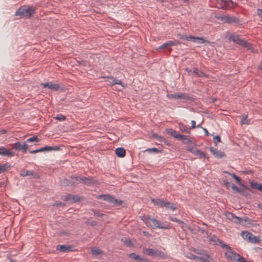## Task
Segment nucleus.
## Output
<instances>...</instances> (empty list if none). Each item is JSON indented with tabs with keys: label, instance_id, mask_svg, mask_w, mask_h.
I'll use <instances>...</instances> for the list:
<instances>
[{
	"label": "nucleus",
	"instance_id": "1",
	"mask_svg": "<svg viewBox=\"0 0 262 262\" xmlns=\"http://www.w3.org/2000/svg\"><path fill=\"white\" fill-rule=\"evenodd\" d=\"M35 13L36 9L35 8L23 6L16 10L15 15L21 18H30Z\"/></svg>",
	"mask_w": 262,
	"mask_h": 262
},
{
	"label": "nucleus",
	"instance_id": "2",
	"mask_svg": "<svg viewBox=\"0 0 262 262\" xmlns=\"http://www.w3.org/2000/svg\"><path fill=\"white\" fill-rule=\"evenodd\" d=\"M228 40L232 41L234 43L237 44L242 47H245L250 50L251 48V44L248 42L246 40H244L239 35H235L232 34L228 37Z\"/></svg>",
	"mask_w": 262,
	"mask_h": 262
},
{
	"label": "nucleus",
	"instance_id": "3",
	"mask_svg": "<svg viewBox=\"0 0 262 262\" xmlns=\"http://www.w3.org/2000/svg\"><path fill=\"white\" fill-rule=\"evenodd\" d=\"M96 198L98 199H102L116 206H120L123 202L122 200L116 199L113 195L109 194L98 195L96 196Z\"/></svg>",
	"mask_w": 262,
	"mask_h": 262
},
{
	"label": "nucleus",
	"instance_id": "4",
	"mask_svg": "<svg viewBox=\"0 0 262 262\" xmlns=\"http://www.w3.org/2000/svg\"><path fill=\"white\" fill-rule=\"evenodd\" d=\"M215 18L222 21L224 23L229 24H234L236 25L239 24L241 23L240 20L235 16H231L229 15H216Z\"/></svg>",
	"mask_w": 262,
	"mask_h": 262
},
{
	"label": "nucleus",
	"instance_id": "5",
	"mask_svg": "<svg viewBox=\"0 0 262 262\" xmlns=\"http://www.w3.org/2000/svg\"><path fill=\"white\" fill-rule=\"evenodd\" d=\"M143 252L150 256L159 257L162 258H165L164 253L158 249L143 248Z\"/></svg>",
	"mask_w": 262,
	"mask_h": 262
},
{
	"label": "nucleus",
	"instance_id": "6",
	"mask_svg": "<svg viewBox=\"0 0 262 262\" xmlns=\"http://www.w3.org/2000/svg\"><path fill=\"white\" fill-rule=\"evenodd\" d=\"M12 147L17 151L25 153L28 149V145L26 142H17L12 144Z\"/></svg>",
	"mask_w": 262,
	"mask_h": 262
},
{
	"label": "nucleus",
	"instance_id": "7",
	"mask_svg": "<svg viewBox=\"0 0 262 262\" xmlns=\"http://www.w3.org/2000/svg\"><path fill=\"white\" fill-rule=\"evenodd\" d=\"M185 39L199 44L204 43L206 42L205 38L204 37H195L192 35H185Z\"/></svg>",
	"mask_w": 262,
	"mask_h": 262
},
{
	"label": "nucleus",
	"instance_id": "8",
	"mask_svg": "<svg viewBox=\"0 0 262 262\" xmlns=\"http://www.w3.org/2000/svg\"><path fill=\"white\" fill-rule=\"evenodd\" d=\"M209 150L215 158L221 159L226 157L225 152L219 150L217 148H215L213 147L210 146L209 147Z\"/></svg>",
	"mask_w": 262,
	"mask_h": 262
},
{
	"label": "nucleus",
	"instance_id": "9",
	"mask_svg": "<svg viewBox=\"0 0 262 262\" xmlns=\"http://www.w3.org/2000/svg\"><path fill=\"white\" fill-rule=\"evenodd\" d=\"M15 155V152L4 146H0V156L5 157H12Z\"/></svg>",
	"mask_w": 262,
	"mask_h": 262
},
{
	"label": "nucleus",
	"instance_id": "10",
	"mask_svg": "<svg viewBox=\"0 0 262 262\" xmlns=\"http://www.w3.org/2000/svg\"><path fill=\"white\" fill-rule=\"evenodd\" d=\"M152 222L153 223V225L151 226V228L153 229H170L171 228L170 226L166 225H163L161 223L156 220V219H152Z\"/></svg>",
	"mask_w": 262,
	"mask_h": 262
},
{
	"label": "nucleus",
	"instance_id": "11",
	"mask_svg": "<svg viewBox=\"0 0 262 262\" xmlns=\"http://www.w3.org/2000/svg\"><path fill=\"white\" fill-rule=\"evenodd\" d=\"M20 175L21 177H29L31 178L38 179L39 176L33 171H30L28 170L23 169L20 171Z\"/></svg>",
	"mask_w": 262,
	"mask_h": 262
},
{
	"label": "nucleus",
	"instance_id": "12",
	"mask_svg": "<svg viewBox=\"0 0 262 262\" xmlns=\"http://www.w3.org/2000/svg\"><path fill=\"white\" fill-rule=\"evenodd\" d=\"M57 250L60 252L67 253L73 251V247L71 245H58L56 246Z\"/></svg>",
	"mask_w": 262,
	"mask_h": 262
},
{
	"label": "nucleus",
	"instance_id": "13",
	"mask_svg": "<svg viewBox=\"0 0 262 262\" xmlns=\"http://www.w3.org/2000/svg\"><path fill=\"white\" fill-rule=\"evenodd\" d=\"M224 172H225L226 173H228L229 175L231 176L232 178L233 179H234L236 181V182L238 183V184L241 186H242L244 189H246V190H249V191H251L250 188L248 186L243 184L241 182V179L239 177L237 176L235 174L231 173H230V172H229L228 171H225Z\"/></svg>",
	"mask_w": 262,
	"mask_h": 262
},
{
	"label": "nucleus",
	"instance_id": "14",
	"mask_svg": "<svg viewBox=\"0 0 262 262\" xmlns=\"http://www.w3.org/2000/svg\"><path fill=\"white\" fill-rule=\"evenodd\" d=\"M41 85L44 88H47L49 89L52 90L53 91H58L60 88V86L58 84L53 83L51 82L42 83Z\"/></svg>",
	"mask_w": 262,
	"mask_h": 262
},
{
	"label": "nucleus",
	"instance_id": "15",
	"mask_svg": "<svg viewBox=\"0 0 262 262\" xmlns=\"http://www.w3.org/2000/svg\"><path fill=\"white\" fill-rule=\"evenodd\" d=\"M82 183L88 186H92L97 183L96 179L92 177H82Z\"/></svg>",
	"mask_w": 262,
	"mask_h": 262
},
{
	"label": "nucleus",
	"instance_id": "16",
	"mask_svg": "<svg viewBox=\"0 0 262 262\" xmlns=\"http://www.w3.org/2000/svg\"><path fill=\"white\" fill-rule=\"evenodd\" d=\"M166 133L174 137V138L180 140V138L183 137V135L179 134L176 130L172 128L166 129Z\"/></svg>",
	"mask_w": 262,
	"mask_h": 262
},
{
	"label": "nucleus",
	"instance_id": "17",
	"mask_svg": "<svg viewBox=\"0 0 262 262\" xmlns=\"http://www.w3.org/2000/svg\"><path fill=\"white\" fill-rule=\"evenodd\" d=\"M59 185L61 186H72L75 183V182L72 181L69 179L63 178L59 181Z\"/></svg>",
	"mask_w": 262,
	"mask_h": 262
},
{
	"label": "nucleus",
	"instance_id": "18",
	"mask_svg": "<svg viewBox=\"0 0 262 262\" xmlns=\"http://www.w3.org/2000/svg\"><path fill=\"white\" fill-rule=\"evenodd\" d=\"M177 43L176 41L172 40H169L166 42H165L159 46L158 50H162L168 47L177 45Z\"/></svg>",
	"mask_w": 262,
	"mask_h": 262
},
{
	"label": "nucleus",
	"instance_id": "19",
	"mask_svg": "<svg viewBox=\"0 0 262 262\" xmlns=\"http://www.w3.org/2000/svg\"><path fill=\"white\" fill-rule=\"evenodd\" d=\"M151 201L154 204V205L158 206L160 207H164L166 202V201H164L163 199L159 198L152 199Z\"/></svg>",
	"mask_w": 262,
	"mask_h": 262
},
{
	"label": "nucleus",
	"instance_id": "20",
	"mask_svg": "<svg viewBox=\"0 0 262 262\" xmlns=\"http://www.w3.org/2000/svg\"><path fill=\"white\" fill-rule=\"evenodd\" d=\"M115 154L119 158H123L126 154L125 149L123 147H118L115 149Z\"/></svg>",
	"mask_w": 262,
	"mask_h": 262
},
{
	"label": "nucleus",
	"instance_id": "21",
	"mask_svg": "<svg viewBox=\"0 0 262 262\" xmlns=\"http://www.w3.org/2000/svg\"><path fill=\"white\" fill-rule=\"evenodd\" d=\"M237 254L238 253H236L233 251H232L231 250H228V252H226L225 253V255L227 258L230 259L231 260H235L236 259V256H237Z\"/></svg>",
	"mask_w": 262,
	"mask_h": 262
},
{
	"label": "nucleus",
	"instance_id": "22",
	"mask_svg": "<svg viewBox=\"0 0 262 262\" xmlns=\"http://www.w3.org/2000/svg\"><path fill=\"white\" fill-rule=\"evenodd\" d=\"M179 127L180 129L183 133L189 134L190 132L191 128L183 123H179Z\"/></svg>",
	"mask_w": 262,
	"mask_h": 262
},
{
	"label": "nucleus",
	"instance_id": "23",
	"mask_svg": "<svg viewBox=\"0 0 262 262\" xmlns=\"http://www.w3.org/2000/svg\"><path fill=\"white\" fill-rule=\"evenodd\" d=\"M250 185L252 189H257L262 192V183H257L251 181L250 182Z\"/></svg>",
	"mask_w": 262,
	"mask_h": 262
},
{
	"label": "nucleus",
	"instance_id": "24",
	"mask_svg": "<svg viewBox=\"0 0 262 262\" xmlns=\"http://www.w3.org/2000/svg\"><path fill=\"white\" fill-rule=\"evenodd\" d=\"M241 235L244 239L247 240L248 242H250V240L251 239V237L252 235V233L248 231H242Z\"/></svg>",
	"mask_w": 262,
	"mask_h": 262
},
{
	"label": "nucleus",
	"instance_id": "25",
	"mask_svg": "<svg viewBox=\"0 0 262 262\" xmlns=\"http://www.w3.org/2000/svg\"><path fill=\"white\" fill-rule=\"evenodd\" d=\"M42 148L43 151L59 150L60 149V147H59L58 146H46L42 147Z\"/></svg>",
	"mask_w": 262,
	"mask_h": 262
},
{
	"label": "nucleus",
	"instance_id": "26",
	"mask_svg": "<svg viewBox=\"0 0 262 262\" xmlns=\"http://www.w3.org/2000/svg\"><path fill=\"white\" fill-rule=\"evenodd\" d=\"M10 165L8 163L0 164V173H3L10 168Z\"/></svg>",
	"mask_w": 262,
	"mask_h": 262
},
{
	"label": "nucleus",
	"instance_id": "27",
	"mask_svg": "<svg viewBox=\"0 0 262 262\" xmlns=\"http://www.w3.org/2000/svg\"><path fill=\"white\" fill-rule=\"evenodd\" d=\"M104 78L105 79V81L107 82V84L110 85H115L114 82L115 81V78H114V77L107 76L105 77Z\"/></svg>",
	"mask_w": 262,
	"mask_h": 262
},
{
	"label": "nucleus",
	"instance_id": "28",
	"mask_svg": "<svg viewBox=\"0 0 262 262\" xmlns=\"http://www.w3.org/2000/svg\"><path fill=\"white\" fill-rule=\"evenodd\" d=\"M228 5L227 6H219V8L223 10H227L232 8L234 5H236L232 0H228Z\"/></svg>",
	"mask_w": 262,
	"mask_h": 262
},
{
	"label": "nucleus",
	"instance_id": "29",
	"mask_svg": "<svg viewBox=\"0 0 262 262\" xmlns=\"http://www.w3.org/2000/svg\"><path fill=\"white\" fill-rule=\"evenodd\" d=\"M164 207H165L166 209H170L171 210H174L177 208L174 204H172L170 203V202L168 201H166Z\"/></svg>",
	"mask_w": 262,
	"mask_h": 262
},
{
	"label": "nucleus",
	"instance_id": "30",
	"mask_svg": "<svg viewBox=\"0 0 262 262\" xmlns=\"http://www.w3.org/2000/svg\"><path fill=\"white\" fill-rule=\"evenodd\" d=\"M178 99L190 100V97L188 96L187 94L181 93L177 94V99Z\"/></svg>",
	"mask_w": 262,
	"mask_h": 262
},
{
	"label": "nucleus",
	"instance_id": "31",
	"mask_svg": "<svg viewBox=\"0 0 262 262\" xmlns=\"http://www.w3.org/2000/svg\"><path fill=\"white\" fill-rule=\"evenodd\" d=\"M224 215L227 219L231 222H233V221L234 220V216H235V214L229 211H226L224 213Z\"/></svg>",
	"mask_w": 262,
	"mask_h": 262
},
{
	"label": "nucleus",
	"instance_id": "32",
	"mask_svg": "<svg viewBox=\"0 0 262 262\" xmlns=\"http://www.w3.org/2000/svg\"><path fill=\"white\" fill-rule=\"evenodd\" d=\"M152 136L153 138L156 139L157 140L160 141V142H162L164 143H166L167 142V140L165 138H163V137L160 136V135H158L156 133H154L152 135Z\"/></svg>",
	"mask_w": 262,
	"mask_h": 262
},
{
	"label": "nucleus",
	"instance_id": "33",
	"mask_svg": "<svg viewBox=\"0 0 262 262\" xmlns=\"http://www.w3.org/2000/svg\"><path fill=\"white\" fill-rule=\"evenodd\" d=\"M246 221L247 220L246 219L243 220V218L235 215L234 216V220L232 222H234L236 224H243L244 223H245Z\"/></svg>",
	"mask_w": 262,
	"mask_h": 262
},
{
	"label": "nucleus",
	"instance_id": "34",
	"mask_svg": "<svg viewBox=\"0 0 262 262\" xmlns=\"http://www.w3.org/2000/svg\"><path fill=\"white\" fill-rule=\"evenodd\" d=\"M194 155L199 156L200 158H206V155L205 152L199 149H195Z\"/></svg>",
	"mask_w": 262,
	"mask_h": 262
},
{
	"label": "nucleus",
	"instance_id": "35",
	"mask_svg": "<svg viewBox=\"0 0 262 262\" xmlns=\"http://www.w3.org/2000/svg\"><path fill=\"white\" fill-rule=\"evenodd\" d=\"M70 178L72 179V181L76 182H81L82 183V177L78 176L76 175H72L70 177Z\"/></svg>",
	"mask_w": 262,
	"mask_h": 262
},
{
	"label": "nucleus",
	"instance_id": "36",
	"mask_svg": "<svg viewBox=\"0 0 262 262\" xmlns=\"http://www.w3.org/2000/svg\"><path fill=\"white\" fill-rule=\"evenodd\" d=\"M251 239L250 240V243L253 244H258L260 243V239L258 236H254L252 234V236L251 237Z\"/></svg>",
	"mask_w": 262,
	"mask_h": 262
},
{
	"label": "nucleus",
	"instance_id": "37",
	"mask_svg": "<svg viewBox=\"0 0 262 262\" xmlns=\"http://www.w3.org/2000/svg\"><path fill=\"white\" fill-rule=\"evenodd\" d=\"M179 140L182 141L185 144L192 143V142L190 140L187 136L183 135V137L180 138Z\"/></svg>",
	"mask_w": 262,
	"mask_h": 262
},
{
	"label": "nucleus",
	"instance_id": "38",
	"mask_svg": "<svg viewBox=\"0 0 262 262\" xmlns=\"http://www.w3.org/2000/svg\"><path fill=\"white\" fill-rule=\"evenodd\" d=\"M145 151L148 152L149 153H159L161 152V150L159 149L156 147H152L146 149V150H145Z\"/></svg>",
	"mask_w": 262,
	"mask_h": 262
},
{
	"label": "nucleus",
	"instance_id": "39",
	"mask_svg": "<svg viewBox=\"0 0 262 262\" xmlns=\"http://www.w3.org/2000/svg\"><path fill=\"white\" fill-rule=\"evenodd\" d=\"M240 123L241 124H249L250 120L247 119L248 116L246 115H243Z\"/></svg>",
	"mask_w": 262,
	"mask_h": 262
},
{
	"label": "nucleus",
	"instance_id": "40",
	"mask_svg": "<svg viewBox=\"0 0 262 262\" xmlns=\"http://www.w3.org/2000/svg\"><path fill=\"white\" fill-rule=\"evenodd\" d=\"M91 253L93 255H97L102 253V251L98 248H92L91 249Z\"/></svg>",
	"mask_w": 262,
	"mask_h": 262
},
{
	"label": "nucleus",
	"instance_id": "41",
	"mask_svg": "<svg viewBox=\"0 0 262 262\" xmlns=\"http://www.w3.org/2000/svg\"><path fill=\"white\" fill-rule=\"evenodd\" d=\"M40 141V139L38 138L37 136H33L30 138H28L27 140V142H38Z\"/></svg>",
	"mask_w": 262,
	"mask_h": 262
},
{
	"label": "nucleus",
	"instance_id": "42",
	"mask_svg": "<svg viewBox=\"0 0 262 262\" xmlns=\"http://www.w3.org/2000/svg\"><path fill=\"white\" fill-rule=\"evenodd\" d=\"M219 6H227L228 5V0H216Z\"/></svg>",
	"mask_w": 262,
	"mask_h": 262
},
{
	"label": "nucleus",
	"instance_id": "43",
	"mask_svg": "<svg viewBox=\"0 0 262 262\" xmlns=\"http://www.w3.org/2000/svg\"><path fill=\"white\" fill-rule=\"evenodd\" d=\"M55 119L59 121H62L66 119V117L64 115L59 114L56 115V116L55 117Z\"/></svg>",
	"mask_w": 262,
	"mask_h": 262
},
{
	"label": "nucleus",
	"instance_id": "44",
	"mask_svg": "<svg viewBox=\"0 0 262 262\" xmlns=\"http://www.w3.org/2000/svg\"><path fill=\"white\" fill-rule=\"evenodd\" d=\"M81 200V197L78 196V195H72V202L73 203H76L79 202Z\"/></svg>",
	"mask_w": 262,
	"mask_h": 262
},
{
	"label": "nucleus",
	"instance_id": "45",
	"mask_svg": "<svg viewBox=\"0 0 262 262\" xmlns=\"http://www.w3.org/2000/svg\"><path fill=\"white\" fill-rule=\"evenodd\" d=\"M128 255L130 258L137 261H138L139 258V255L136 254L135 253H129Z\"/></svg>",
	"mask_w": 262,
	"mask_h": 262
},
{
	"label": "nucleus",
	"instance_id": "46",
	"mask_svg": "<svg viewBox=\"0 0 262 262\" xmlns=\"http://www.w3.org/2000/svg\"><path fill=\"white\" fill-rule=\"evenodd\" d=\"M168 220H170V221L176 222L177 223H179V224H184L183 221H181L174 217L169 216L168 217Z\"/></svg>",
	"mask_w": 262,
	"mask_h": 262
},
{
	"label": "nucleus",
	"instance_id": "47",
	"mask_svg": "<svg viewBox=\"0 0 262 262\" xmlns=\"http://www.w3.org/2000/svg\"><path fill=\"white\" fill-rule=\"evenodd\" d=\"M72 194H69L66 195H63L62 197V200L64 201H72Z\"/></svg>",
	"mask_w": 262,
	"mask_h": 262
},
{
	"label": "nucleus",
	"instance_id": "48",
	"mask_svg": "<svg viewBox=\"0 0 262 262\" xmlns=\"http://www.w3.org/2000/svg\"><path fill=\"white\" fill-rule=\"evenodd\" d=\"M122 241L128 247H131L133 246V243L130 239H127L125 238L124 239H122Z\"/></svg>",
	"mask_w": 262,
	"mask_h": 262
},
{
	"label": "nucleus",
	"instance_id": "49",
	"mask_svg": "<svg viewBox=\"0 0 262 262\" xmlns=\"http://www.w3.org/2000/svg\"><path fill=\"white\" fill-rule=\"evenodd\" d=\"M235 260L236 262H246V261L244 257L241 256L239 254H237Z\"/></svg>",
	"mask_w": 262,
	"mask_h": 262
},
{
	"label": "nucleus",
	"instance_id": "50",
	"mask_svg": "<svg viewBox=\"0 0 262 262\" xmlns=\"http://www.w3.org/2000/svg\"><path fill=\"white\" fill-rule=\"evenodd\" d=\"M66 205V204L64 203H62L61 202L57 201L54 204V206H56L57 207H63Z\"/></svg>",
	"mask_w": 262,
	"mask_h": 262
},
{
	"label": "nucleus",
	"instance_id": "51",
	"mask_svg": "<svg viewBox=\"0 0 262 262\" xmlns=\"http://www.w3.org/2000/svg\"><path fill=\"white\" fill-rule=\"evenodd\" d=\"M213 142L215 145L221 142V138L219 136H215L213 138Z\"/></svg>",
	"mask_w": 262,
	"mask_h": 262
},
{
	"label": "nucleus",
	"instance_id": "52",
	"mask_svg": "<svg viewBox=\"0 0 262 262\" xmlns=\"http://www.w3.org/2000/svg\"><path fill=\"white\" fill-rule=\"evenodd\" d=\"M92 210L93 211L94 214L97 216L101 217L104 215L103 213L100 212L98 210L94 209H92Z\"/></svg>",
	"mask_w": 262,
	"mask_h": 262
},
{
	"label": "nucleus",
	"instance_id": "53",
	"mask_svg": "<svg viewBox=\"0 0 262 262\" xmlns=\"http://www.w3.org/2000/svg\"><path fill=\"white\" fill-rule=\"evenodd\" d=\"M239 193H241L242 195H243V196H248L249 193L246 191H245L244 190V189H242V188H241L240 189V191L238 192Z\"/></svg>",
	"mask_w": 262,
	"mask_h": 262
},
{
	"label": "nucleus",
	"instance_id": "54",
	"mask_svg": "<svg viewBox=\"0 0 262 262\" xmlns=\"http://www.w3.org/2000/svg\"><path fill=\"white\" fill-rule=\"evenodd\" d=\"M177 94H167V97L169 99H177Z\"/></svg>",
	"mask_w": 262,
	"mask_h": 262
},
{
	"label": "nucleus",
	"instance_id": "55",
	"mask_svg": "<svg viewBox=\"0 0 262 262\" xmlns=\"http://www.w3.org/2000/svg\"><path fill=\"white\" fill-rule=\"evenodd\" d=\"M115 84H119L121 85L122 86L124 87L125 84L123 82H122L120 80L116 79L115 78V81L114 82Z\"/></svg>",
	"mask_w": 262,
	"mask_h": 262
},
{
	"label": "nucleus",
	"instance_id": "56",
	"mask_svg": "<svg viewBox=\"0 0 262 262\" xmlns=\"http://www.w3.org/2000/svg\"><path fill=\"white\" fill-rule=\"evenodd\" d=\"M231 187L233 191H235L237 192H238L240 191V189L237 187L236 185H235L234 184H231Z\"/></svg>",
	"mask_w": 262,
	"mask_h": 262
},
{
	"label": "nucleus",
	"instance_id": "57",
	"mask_svg": "<svg viewBox=\"0 0 262 262\" xmlns=\"http://www.w3.org/2000/svg\"><path fill=\"white\" fill-rule=\"evenodd\" d=\"M221 247L222 248H226L228 250H231V248L228 245L224 244V243L221 245Z\"/></svg>",
	"mask_w": 262,
	"mask_h": 262
},
{
	"label": "nucleus",
	"instance_id": "58",
	"mask_svg": "<svg viewBox=\"0 0 262 262\" xmlns=\"http://www.w3.org/2000/svg\"><path fill=\"white\" fill-rule=\"evenodd\" d=\"M140 219L143 221V222L146 225L148 224V222L146 219V215H143L140 216Z\"/></svg>",
	"mask_w": 262,
	"mask_h": 262
},
{
	"label": "nucleus",
	"instance_id": "59",
	"mask_svg": "<svg viewBox=\"0 0 262 262\" xmlns=\"http://www.w3.org/2000/svg\"><path fill=\"white\" fill-rule=\"evenodd\" d=\"M138 261L139 262H149L147 258L142 257L139 256V258L138 259Z\"/></svg>",
	"mask_w": 262,
	"mask_h": 262
},
{
	"label": "nucleus",
	"instance_id": "60",
	"mask_svg": "<svg viewBox=\"0 0 262 262\" xmlns=\"http://www.w3.org/2000/svg\"><path fill=\"white\" fill-rule=\"evenodd\" d=\"M257 15L261 18V20L262 21V9H257Z\"/></svg>",
	"mask_w": 262,
	"mask_h": 262
},
{
	"label": "nucleus",
	"instance_id": "61",
	"mask_svg": "<svg viewBox=\"0 0 262 262\" xmlns=\"http://www.w3.org/2000/svg\"><path fill=\"white\" fill-rule=\"evenodd\" d=\"M198 69L197 68H193L192 69V73L191 74L192 75H197V74H198Z\"/></svg>",
	"mask_w": 262,
	"mask_h": 262
},
{
	"label": "nucleus",
	"instance_id": "62",
	"mask_svg": "<svg viewBox=\"0 0 262 262\" xmlns=\"http://www.w3.org/2000/svg\"><path fill=\"white\" fill-rule=\"evenodd\" d=\"M190 258L192 259L198 261V260H199V258H200V257L191 254Z\"/></svg>",
	"mask_w": 262,
	"mask_h": 262
},
{
	"label": "nucleus",
	"instance_id": "63",
	"mask_svg": "<svg viewBox=\"0 0 262 262\" xmlns=\"http://www.w3.org/2000/svg\"><path fill=\"white\" fill-rule=\"evenodd\" d=\"M213 238H214L213 242L215 243V245H217L218 243L221 241V239L216 237L215 235H213Z\"/></svg>",
	"mask_w": 262,
	"mask_h": 262
},
{
	"label": "nucleus",
	"instance_id": "64",
	"mask_svg": "<svg viewBox=\"0 0 262 262\" xmlns=\"http://www.w3.org/2000/svg\"><path fill=\"white\" fill-rule=\"evenodd\" d=\"M199 261H201L202 262H211L203 257H200V258H199Z\"/></svg>",
	"mask_w": 262,
	"mask_h": 262
}]
</instances>
